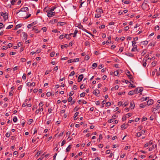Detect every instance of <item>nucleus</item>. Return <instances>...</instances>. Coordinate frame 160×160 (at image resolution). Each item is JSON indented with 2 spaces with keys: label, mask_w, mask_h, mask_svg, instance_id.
Listing matches in <instances>:
<instances>
[{
  "label": "nucleus",
  "mask_w": 160,
  "mask_h": 160,
  "mask_svg": "<svg viewBox=\"0 0 160 160\" xmlns=\"http://www.w3.org/2000/svg\"><path fill=\"white\" fill-rule=\"evenodd\" d=\"M143 90L142 88H136L134 90V92L135 93H138L139 92H142Z\"/></svg>",
  "instance_id": "1"
},
{
  "label": "nucleus",
  "mask_w": 160,
  "mask_h": 160,
  "mask_svg": "<svg viewBox=\"0 0 160 160\" xmlns=\"http://www.w3.org/2000/svg\"><path fill=\"white\" fill-rule=\"evenodd\" d=\"M46 12H48L47 16L49 18L52 17L55 15L54 14L55 13V12H50L48 10L46 11Z\"/></svg>",
  "instance_id": "2"
},
{
  "label": "nucleus",
  "mask_w": 160,
  "mask_h": 160,
  "mask_svg": "<svg viewBox=\"0 0 160 160\" xmlns=\"http://www.w3.org/2000/svg\"><path fill=\"white\" fill-rule=\"evenodd\" d=\"M28 7H25L23 8H22L21 9L20 11L19 12H17V14L20 11L21 12H27L28 11Z\"/></svg>",
  "instance_id": "3"
},
{
  "label": "nucleus",
  "mask_w": 160,
  "mask_h": 160,
  "mask_svg": "<svg viewBox=\"0 0 160 160\" xmlns=\"http://www.w3.org/2000/svg\"><path fill=\"white\" fill-rule=\"evenodd\" d=\"M153 102V101L152 99H150L147 101V105L148 106L152 105Z\"/></svg>",
  "instance_id": "4"
},
{
  "label": "nucleus",
  "mask_w": 160,
  "mask_h": 160,
  "mask_svg": "<svg viewBox=\"0 0 160 160\" xmlns=\"http://www.w3.org/2000/svg\"><path fill=\"white\" fill-rule=\"evenodd\" d=\"M130 72L129 71H127L126 74L127 75L128 78L130 79H133V78L132 77V75L130 74Z\"/></svg>",
  "instance_id": "5"
},
{
  "label": "nucleus",
  "mask_w": 160,
  "mask_h": 160,
  "mask_svg": "<svg viewBox=\"0 0 160 160\" xmlns=\"http://www.w3.org/2000/svg\"><path fill=\"white\" fill-rule=\"evenodd\" d=\"M83 78V75L82 74H81L80 75L78 78V82H80L82 79Z\"/></svg>",
  "instance_id": "6"
},
{
  "label": "nucleus",
  "mask_w": 160,
  "mask_h": 160,
  "mask_svg": "<svg viewBox=\"0 0 160 160\" xmlns=\"http://www.w3.org/2000/svg\"><path fill=\"white\" fill-rule=\"evenodd\" d=\"M156 147H157L156 144L153 145L151 147H150V148H149V151H152L153 149H154V148H156Z\"/></svg>",
  "instance_id": "7"
},
{
  "label": "nucleus",
  "mask_w": 160,
  "mask_h": 160,
  "mask_svg": "<svg viewBox=\"0 0 160 160\" xmlns=\"http://www.w3.org/2000/svg\"><path fill=\"white\" fill-rule=\"evenodd\" d=\"M23 37H24V40H26L27 39L28 37V35L25 32H22Z\"/></svg>",
  "instance_id": "8"
},
{
  "label": "nucleus",
  "mask_w": 160,
  "mask_h": 160,
  "mask_svg": "<svg viewBox=\"0 0 160 160\" xmlns=\"http://www.w3.org/2000/svg\"><path fill=\"white\" fill-rule=\"evenodd\" d=\"M100 92L99 90L97 89L94 90L93 92V94L97 96V94H99Z\"/></svg>",
  "instance_id": "9"
},
{
  "label": "nucleus",
  "mask_w": 160,
  "mask_h": 160,
  "mask_svg": "<svg viewBox=\"0 0 160 160\" xmlns=\"http://www.w3.org/2000/svg\"><path fill=\"white\" fill-rule=\"evenodd\" d=\"M128 126V124H123L121 126V128L122 129H125Z\"/></svg>",
  "instance_id": "10"
},
{
  "label": "nucleus",
  "mask_w": 160,
  "mask_h": 160,
  "mask_svg": "<svg viewBox=\"0 0 160 160\" xmlns=\"http://www.w3.org/2000/svg\"><path fill=\"white\" fill-rule=\"evenodd\" d=\"M96 11L97 12H98L100 14L103 13V10L101 8H98L96 10Z\"/></svg>",
  "instance_id": "11"
},
{
  "label": "nucleus",
  "mask_w": 160,
  "mask_h": 160,
  "mask_svg": "<svg viewBox=\"0 0 160 160\" xmlns=\"http://www.w3.org/2000/svg\"><path fill=\"white\" fill-rule=\"evenodd\" d=\"M71 147H72V145H69L68 147L66 149V152H69L70 151V149L71 148Z\"/></svg>",
  "instance_id": "12"
},
{
  "label": "nucleus",
  "mask_w": 160,
  "mask_h": 160,
  "mask_svg": "<svg viewBox=\"0 0 160 160\" xmlns=\"http://www.w3.org/2000/svg\"><path fill=\"white\" fill-rule=\"evenodd\" d=\"M43 110V108H41L40 109H38L36 111L35 113H36V114H38V113L40 111H42Z\"/></svg>",
  "instance_id": "13"
},
{
  "label": "nucleus",
  "mask_w": 160,
  "mask_h": 160,
  "mask_svg": "<svg viewBox=\"0 0 160 160\" xmlns=\"http://www.w3.org/2000/svg\"><path fill=\"white\" fill-rule=\"evenodd\" d=\"M147 61V59H143V61H142V62H143V64H142V65L143 66L145 67L146 66V64H147V63H146V62Z\"/></svg>",
  "instance_id": "14"
},
{
  "label": "nucleus",
  "mask_w": 160,
  "mask_h": 160,
  "mask_svg": "<svg viewBox=\"0 0 160 160\" xmlns=\"http://www.w3.org/2000/svg\"><path fill=\"white\" fill-rule=\"evenodd\" d=\"M57 8V7L56 6H54L53 7H52L50 9V10L48 11L49 12H52L53 11H54V10Z\"/></svg>",
  "instance_id": "15"
},
{
  "label": "nucleus",
  "mask_w": 160,
  "mask_h": 160,
  "mask_svg": "<svg viewBox=\"0 0 160 160\" xmlns=\"http://www.w3.org/2000/svg\"><path fill=\"white\" fill-rule=\"evenodd\" d=\"M3 16L4 19L5 20L8 18V13L7 12L4 13Z\"/></svg>",
  "instance_id": "16"
},
{
  "label": "nucleus",
  "mask_w": 160,
  "mask_h": 160,
  "mask_svg": "<svg viewBox=\"0 0 160 160\" xmlns=\"http://www.w3.org/2000/svg\"><path fill=\"white\" fill-rule=\"evenodd\" d=\"M78 114L79 112H76L75 113L74 115V120H76L78 118H76V117L78 115Z\"/></svg>",
  "instance_id": "17"
},
{
  "label": "nucleus",
  "mask_w": 160,
  "mask_h": 160,
  "mask_svg": "<svg viewBox=\"0 0 160 160\" xmlns=\"http://www.w3.org/2000/svg\"><path fill=\"white\" fill-rule=\"evenodd\" d=\"M22 26V25L21 24H18L16 26L14 30H16L19 28L21 27Z\"/></svg>",
  "instance_id": "18"
},
{
  "label": "nucleus",
  "mask_w": 160,
  "mask_h": 160,
  "mask_svg": "<svg viewBox=\"0 0 160 160\" xmlns=\"http://www.w3.org/2000/svg\"><path fill=\"white\" fill-rule=\"evenodd\" d=\"M125 55L127 56L131 57H133L134 56L133 54H132L130 53H126Z\"/></svg>",
  "instance_id": "19"
},
{
  "label": "nucleus",
  "mask_w": 160,
  "mask_h": 160,
  "mask_svg": "<svg viewBox=\"0 0 160 160\" xmlns=\"http://www.w3.org/2000/svg\"><path fill=\"white\" fill-rule=\"evenodd\" d=\"M133 46V47L131 50L132 52L134 51L135 49H137V45H134V46Z\"/></svg>",
  "instance_id": "20"
},
{
  "label": "nucleus",
  "mask_w": 160,
  "mask_h": 160,
  "mask_svg": "<svg viewBox=\"0 0 160 160\" xmlns=\"http://www.w3.org/2000/svg\"><path fill=\"white\" fill-rule=\"evenodd\" d=\"M135 93L134 90V91H130L128 94L130 95H133L134 93Z\"/></svg>",
  "instance_id": "21"
},
{
  "label": "nucleus",
  "mask_w": 160,
  "mask_h": 160,
  "mask_svg": "<svg viewBox=\"0 0 160 160\" xmlns=\"http://www.w3.org/2000/svg\"><path fill=\"white\" fill-rule=\"evenodd\" d=\"M68 47V44H65L64 45H62L61 46V48L62 49L63 48H67Z\"/></svg>",
  "instance_id": "22"
},
{
  "label": "nucleus",
  "mask_w": 160,
  "mask_h": 160,
  "mask_svg": "<svg viewBox=\"0 0 160 160\" xmlns=\"http://www.w3.org/2000/svg\"><path fill=\"white\" fill-rule=\"evenodd\" d=\"M50 22L54 24L57 22H58V20L57 19H54L52 20H51Z\"/></svg>",
  "instance_id": "23"
},
{
  "label": "nucleus",
  "mask_w": 160,
  "mask_h": 160,
  "mask_svg": "<svg viewBox=\"0 0 160 160\" xmlns=\"http://www.w3.org/2000/svg\"><path fill=\"white\" fill-rule=\"evenodd\" d=\"M134 105L133 106V103L132 102H130V108H131V109H133L134 107Z\"/></svg>",
  "instance_id": "24"
},
{
  "label": "nucleus",
  "mask_w": 160,
  "mask_h": 160,
  "mask_svg": "<svg viewBox=\"0 0 160 160\" xmlns=\"http://www.w3.org/2000/svg\"><path fill=\"white\" fill-rule=\"evenodd\" d=\"M72 62H75V60H73L72 59H70L68 61V63H70Z\"/></svg>",
  "instance_id": "25"
},
{
  "label": "nucleus",
  "mask_w": 160,
  "mask_h": 160,
  "mask_svg": "<svg viewBox=\"0 0 160 160\" xmlns=\"http://www.w3.org/2000/svg\"><path fill=\"white\" fill-rule=\"evenodd\" d=\"M58 23L60 26H62L65 24L66 23L64 22H58Z\"/></svg>",
  "instance_id": "26"
},
{
  "label": "nucleus",
  "mask_w": 160,
  "mask_h": 160,
  "mask_svg": "<svg viewBox=\"0 0 160 160\" xmlns=\"http://www.w3.org/2000/svg\"><path fill=\"white\" fill-rule=\"evenodd\" d=\"M32 30H35L36 32V33H38V32H40V31H38V29H37L35 28V27H34L32 29Z\"/></svg>",
  "instance_id": "27"
},
{
  "label": "nucleus",
  "mask_w": 160,
  "mask_h": 160,
  "mask_svg": "<svg viewBox=\"0 0 160 160\" xmlns=\"http://www.w3.org/2000/svg\"><path fill=\"white\" fill-rule=\"evenodd\" d=\"M97 66V64L96 63H93L92 65V67H93V68H94V69L96 68Z\"/></svg>",
  "instance_id": "28"
},
{
  "label": "nucleus",
  "mask_w": 160,
  "mask_h": 160,
  "mask_svg": "<svg viewBox=\"0 0 160 160\" xmlns=\"http://www.w3.org/2000/svg\"><path fill=\"white\" fill-rule=\"evenodd\" d=\"M65 38H67L70 39V38L69 37V35L68 34H65L64 35Z\"/></svg>",
  "instance_id": "29"
},
{
  "label": "nucleus",
  "mask_w": 160,
  "mask_h": 160,
  "mask_svg": "<svg viewBox=\"0 0 160 160\" xmlns=\"http://www.w3.org/2000/svg\"><path fill=\"white\" fill-rule=\"evenodd\" d=\"M78 30H77V29H76L75 31H74V33H73V37H76V34L78 32Z\"/></svg>",
  "instance_id": "30"
},
{
  "label": "nucleus",
  "mask_w": 160,
  "mask_h": 160,
  "mask_svg": "<svg viewBox=\"0 0 160 160\" xmlns=\"http://www.w3.org/2000/svg\"><path fill=\"white\" fill-rule=\"evenodd\" d=\"M13 27V25H9L6 28V29H8L11 28Z\"/></svg>",
  "instance_id": "31"
},
{
  "label": "nucleus",
  "mask_w": 160,
  "mask_h": 160,
  "mask_svg": "<svg viewBox=\"0 0 160 160\" xmlns=\"http://www.w3.org/2000/svg\"><path fill=\"white\" fill-rule=\"evenodd\" d=\"M86 93L85 92H82L81 93L80 95V97H83L85 96Z\"/></svg>",
  "instance_id": "32"
},
{
  "label": "nucleus",
  "mask_w": 160,
  "mask_h": 160,
  "mask_svg": "<svg viewBox=\"0 0 160 160\" xmlns=\"http://www.w3.org/2000/svg\"><path fill=\"white\" fill-rule=\"evenodd\" d=\"M65 37H64V35H60L59 37V39H63V38H64Z\"/></svg>",
  "instance_id": "33"
},
{
  "label": "nucleus",
  "mask_w": 160,
  "mask_h": 160,
  "mask_svg": "<svg viewBox=\"0 0 160 160\" xmlns=\"http://www.w3.org/2000/svg\"><path fill=\"white\" fill-rule=\"evenodd\" d=\"M17 0H12L11 1V4L12 5H14L15 2Z\"/></svg>",
  "instance_id": "34"
},
{
  "label": "nucleus",
  "mask_w": 160,
  "mask_h": 160,
  "mask_svg": "<svg viewBox=\"0 0 160 160\" xmlns=\"http://www.w3.org/2000/svg\"><path fill=\"white\" fill-rule=\"evenodd\" d=\"M33 120L32 119H30L28 121V123L29 125L31 124V123L32 122Z\"/></svg>",
  "instance_id": "35"
},
{
  "label": "nucleus",
  "mask_w": 160,
  "mask_h": 160,
  "mask_svg": "<svg viewBox=\"0 0 160 160\" xmlns=\"http://www.w3.org/2000/svg\"><path fill=\"white\" fill-rule=\"evenodd\" d=\"M142 43H143V44L144 45H147L148 44V42L147 41H145L142 42Z\"/></svg>",
  "instance_id": "36"
},
{
  "label": "nucleus",
  "mask_w": 160,
  "mask_h": 160,
  "mask_svg": "<svg viewBox=\"0 0 160 160\" xmlns=\"http://www.w3.org/2000/svg\"><path fill=\"white\" fill-rule=\"evenodd\" d=\"M52 32H55V33H57V32H60V31H58V30H57V29H54V30H52Z\"/></svg>",
  "instance_id": "37"
},
{
  "label": "nucleus",
  "mask_w": 160,
  "mask_h": 160,
  "mask_svg": "<svg viewBox=\"0 0 160 160\" xmlns=\"http://www.w3.org/2000/svg\"><path fill=\"white\" fill-rule=\"evenodd\" d=\"M74 93L73 91H71L69 94V96L70 97H71L72 96L73 94Z\"/></svg>",
  "instance_id": "38"
},
{
  "label": "nucleus",
  "mask_w": 160,
  "mask_h": 160,
  "mask_svg": "<svg viewBox=\"0 0 160 160\" xmlns=\"http://www.w3.org/2000/svg\"><path fill=\"white\" fill-rule=\"evenodd\" d=\"M114 75L115 76H117L118 74V71H115L114 72Z\"/></svg>",
  "instance_id": "39"
},
{
  "label": "nucleus",
  "mask_w": 160,
  "mask_h": 160,
  "mask_svg": "<svg viewBox=\"0 0 160 160\" xmlns=\"http://www.w3.org/2000/svg\"><path fill=\"white\" fill-rule=\"evenodd\" d=\"M101 17L100 14H96L95 15V17L97 18H98Z\"/></svg>",
  "instance_id": "40"
},
{
  "label": "nucleus",
  "mask_w": 160,
  "mask_h": 160,
  "mask_svg": "<svg viewBox=\"0 0 160 160\" xmlns=\"http://www.w3.org/2000/svg\"><path fill=\"white\" fill-rule=\"evenodd\" d=\"M55 54V52H52L50 53V56L51 57H53L54 56Z\"/></svg>",
  "instance_id": "41"
},
{
  "label": "nucleus",
  "mask_w": 160,
  "mask_h": 160,
  "mask_svg": "<svg viewBox=\"0 0 160 160\" xmlns=\"http://www.w3.org/2000/svg\"><path fill=\"white\" fill-rule=\"evenodd\" d=\"M85 45L86 46H90V43L88 41H86L85 42Z\"/></svg>",
  "instance_id": "42"
},
{
  "label": "nucleus",
  "mask_w": 160,
  "mask_h": 160,
  "mask_svg": "<svg viewBox=\"0 0 160 160\" xmlns=\"http://www.w3.org/2000/svg\"><path fill=\"white\" fill-rule=\"evenodd\" d=\"M13 121L14 122H16L17 121V118L15 116L14 117L13 119Z\"/></svg>",
  "instance_id": "43"
},
{
  "label": "nucleus",
  "mask_w": 160,
  "mask_h": 160,
  "mask_svg": "<svg viewBox=\"0 0 160 160\" xmlns=\"http://www.w3.org/2000/svg\"><path fill=\"white\" fill-rule=\"evenodd\" d=\"M75 74V72L73 71L69 75V76H73Z\"/></svg>",
  "instance_id": "44"
},
{
  "label": "nucleus",
  "mask_w": 160,
  "mask_h": 160,
  "mask_svg": "<svg viewBox=\"0 0 160 160\" xmlns=\"http://www.w3.org/2000/svg\"><path fill=\"white\" fill-rule=\"evenodd\" d=\"M43 106V102H40V103L39 104V106L41 108Z\"/></svg>",
  "instance_id": "45"
},
{
  "label": "nucleus",
  "mask_w": 160,
  "mask_h": 160,
  "mask_svg": "<svg viewBox=\"0 0 160 160\" xmlns=\"http://www.w3.org/2000/svg\"><path fill=\"white\" fill-rule=\"evenodd\" d=\"M111 104V103H110L109 102H108L106 103V107L109 106H110Z\"/></svg>",
  "instance_id": "46"
},
{
  "label": "nucleus",
  "mask_w": 160,
  "mask_h": 160,
  "mask_svg": "<svg viewBox=\"0 0 160 160\" xmlns=\"http://www.w3.org/2000/svg\"><path fill=\"white\" fill-rule=\"evenodd\" d=\"M130 2V1H126L123 2V3L125 4H129Z\"/></svg>",
  "instance_id": "47"
},
{
  "label": "nucleus",
  "mask_w": 160,
  "mask_h": 160,
  "mask_svg": "<svg viewBox=\"0 0 160 160\" xmlns=\"http://www.w3.org/2000/svg\"><path fill=\"white\" fill-rule=\"evenodd\" d=\"M125 82L127 84H128V83L130 82L129 81H128L127 80H123L122 81V82Z\"/></svg>",
  "instance_id": "48"
},
{
  "label": "nucleus",
  "mask_w": 160,
  "mask_h": 160,
  "mask_svg": "<svg viewBox=\"0 0 160 160\" xmlns=\"http://www.w3.org/2000/svg\"><path fill=\"white\" fill-rule=\"evenodd\" d=\"M89 59V56L87 55L85 56V59L87 60H88Z\"/></svg>",
  "instance_id": "49"
},
{
  "label": "nucleus",
  "mask_w": 160,
  "mask_h": 160,
  "mask_svg": "<svg viewBox=\"0 0 160 160\" xmlns=\"http://www.w3.org/2000/svg\"><path fill=\"white\" fill-rule=\"evenodd\" d=\"M105 25H104L103 24L100 26V27H99V28H100L103 29L105 28Z\"/></svg>",
  "instance_id": "50"
},
{
  "label": "nucleus",
  "mask_w": 160,
  "mask_h": 160,
  "mask_svg": "<svg viewBox=\"0 0 160 160\" xmlns=\"http://www.w3.org/2000/svg\"><path fill=\"white\" fill-rule=\"evenodd\" d=\"M42 30L44 32H46L47 31V28L46 27H43L42 28Z\"/></svg>",
  "instance_id": "51"
},
{
  "label": "nucleus",
  "mask_w": 160,
  "mask_h": 160,
  "mask_svg": "<svg viewBox=\"0 0 160 160\" xmlns=\"http://www.w3.org/2000/svg\"><path fill=\"white\" fill-rule=\"evenodd\" d=\"M156 108V109H157H157H160V105H159V104H158L157 105V106L156 107V108Z\"/></svg>",
  "instance_id": "52"
},
{
  "label": "nucleus",
  "mask_w": 160,
  "mask_h": 160,
  "mask_svg": "<svg viewBox=\"0 0 160 160\" xmlns=\"http://www.w3.org/2000/svg\"><path fill=\"white\" fill-rule=\"evenodd\" d=\"M21 60L22 62H25L26 61V59L25 58H21Z\"/></svg>",
  "instance_id": "53"
},
{
  "label": "nucleus",
  "mask_w": 160,
  "mask_h": 160,
  "mask_svg": "<svg viewBox=\"0 0 160 160\" xmlns=\"http://www.w3.org/2000/svg\"><path fill=\"white\" fill-rule=\"evenodd\" d=\"M72 100V98L71 97H70L68 99V101L69 102H70Z\"/></svg>",
  "instance_id": "54"
},
{
  "label": "nucleus",
  "mask_w": 160,
  "mask_h": 160,
  "mask_svg": "<svg viewBox=\"0 0 160 160\" xmlns=\"http://www.w3.org/2000/svg\"><path fill=\"white\" fill-rule=\"evenodd\" d=\"M66 141H62L61 143V146H62L66 143Z\"/></svg>",
  "instance_id": "55"
},
{
  "label": "nucleus",
  "mask_w": 160,
  "mask_h": 160,
  "mask_svg": "<svg viewBox=\"0 0 160 160\" xmlns=\"http://www.w3.org/2000/svg\"><path fill=\"white\" fill-rule=\"evenodd\" d=\"M125 92H123L122 93L119 92L118 93V95H121L122 94L124 95L125 94Z\"/></svg>",
  "instance_id": "56"
},
{
  "label": "nucleus",
  "mask_w": 160,
  "mask_h": 160,
  "mask_svg": "<svg viewBox=\"0 0 160 160\" xmlns=\"http://www.w3.org/2000/svg\"><path fill=\"white\" fill-rule=\"evenodd\" d=\"M127 117L128 118L132 116V114L130 113H128L126 115Z\"/></svg>",
  "instance_id": "57"
},
{
  "label": "nucleus",
  "mask_w": 160,
  "mask_h": 160,
  "mask_svg": "<svg viewBox=\"0 0 160 160\" xmlns=\"http://www.w3.org/2000/svg\"><path fill=\"white\" fill-rule=\"evenodd\" d=\"M130 146H127L124 149L126 150L128 149H129L130 148Z\"/></svg>",
  "instance_id": "58"
},
{
  "label": "nucleus",
  "mask_w": 160,
  "mask_h": 160,
  "mask_svg": "<svg viewBox=\"0 0 160 160\" xmlns=\"http://www.w3.org/2000/svg\"><path fill=\"white\" fill-rule=\"evenodd\" d=\"M43 155H44V154H42V155L41 157L39 158L38 159H37V160H42L43 159V157H42V156Z\"/></svg>",
  "instance_id": "59"
},
{
  "label": "nucleus",
  "mask_w": 160,
  "mask_h": 160,
  "mask_svg": "<svg viewBox=\"0 0 160 160\" xmlns=\"http://www.w3.org/2000/svg\"><path fill=\"white\" fill-rule=\"evenodd\" d=\"M42 153V151H39L37 153L36 155H37L38 156L39 155H40V154Z\"/></svg>",
  "instance_id": "60"
},
{
  "label": "nucleus",
  "mask_w": 160,
  "mask_h": 160,
  "mask_svg": "<svg viewBox=\"0 0 160 160\" xmlns=\"http://www.w3.org/2000/svg\"><path fill=\"white\" fill-rule=\"evenodd\" d=\"M79 109V108H78L76 106L75 108L74 109V111H78Z\"/></svg>",
  "instance_id": "61"
},
{
  "label": "nucleus",
  "mask_w": 160,
  "mask_h": 160,
  "mask_svg": "<svg viewBox=\"0 0 160 160\" xmlns=\"http://www.w3.org/2000/svg\"><path fill=\"white\" fill-rule=\"evenodd\" d=\"M22 78L23 80H25L26 79V74H24L22 76Z\"/></svg>",
  "instance_id": "62"
},
{
  "label": "nucleus",
  "mask_w": 160,
  "mask_h": 160,
  "mask_svg": "<svg viewBox=\"0 0 160 160\" xmlns=\"http://www.w3.org/2000/svg\"><path fill=\"white\" fill-rule=\"evenodd\" d=\"M100 101H97L96 102V104L97 105H99L100 104Z\"/></svg>",
  "instance_id": "63"
},
{
  "label": "nucleus",
  "mask_w": 160,
  "mask_h": 160,
  "mask_svg": "<svg viewBox=\"0 0 160 160\" xmlns=\"http://www.w3.org/2000/svg\"><path fill=\"white\" fill-rule=\"evenodd\" d=\"M12 46V44L11 43H9L8 44V46L9 48H10Z\"/></svg>",
  "instance_id": "64"
}]
</instances>
